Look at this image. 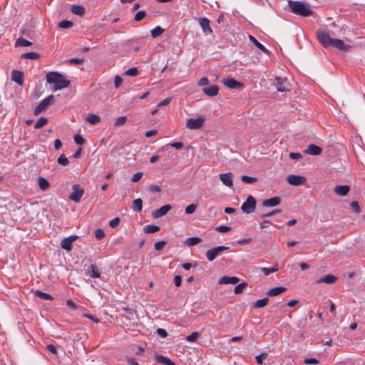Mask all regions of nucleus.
Masks as SVG:
<instances>
[{
    "label": "nucleus",
    "instance_id": "nucleus-1",
    "mask_svg": "<svg viewBox=\"0 0 365 365\" xmlns=\"http://www.w3.org/2000/svg\"><path fill=\"white\" fill-rule=\"evenodd\" d=\"M317 38L319 42L325 48L332 46L341 51H347L350 48V46L345 44L342 40L331 38L324 31L317 32Z\"/></svg>",
    "mask_w": 365,
    "mask_h": 365
},
{
    "label": "nucleus",
    "instance_id": "nucleus-2",
    "mask_svg": "<svg viewBox=\"0 0 365 365\" xmlns=\"http://www.w3.org/2000/svg\"><path fill=\"white\" fill-rule=\"evenodd\" d=\"M46 81L48 83H53L54 91L61 90L67 88L70 85V81L67 80L64 76L56 72L51 71L46 74Z\"/></svg>",
    "mask_w": 365,
    "mask_h": 365
},
{
    "label": "nucleus",
    "instance_id": "nucleus-3",
    "mask_svg": "<svg viewBox=\"0 0 365 365\" xmlns=\"http://www.w3.org/2000/svg\"><path fill=\"white\" fill-rule=\"evenodd\" d=\"M289 6L292 11L301 16H309L312 14V11L307 3L298 1H289Z\"/></svg>",
    "mask_w": 365,
    "mask_h": 365
},
{
    "label": "nucleus",
    "instance_id": "nucleus-4",
    "mask_svg": "<svg viewBox=\"0 0 365 365\" xmlns=\"http://www.w3.org/2000/svg\"><path fill=\"white\" fill-rule=\"evenodd\" d=\"M54 101L55 97L53 95H50L48 97L43 99L34 109V115H38L41 112L46 110L51 104L54 103Z\"/></svg>",
    "mask_w": 365,
    "mask_h": 365
},
{
    "label": "nucleus",
    "instance_id": "nucleus-5",
    "mask_svg": "<svg viewBox=\"0 0 365 365\" xmlns=\"http://www.w3.org/2000/svg\"><path fill=\"white\" fill-rule=\"evenodd\" d=\"M256 208V200L252 196L249 195L247 200L242 203L241 210L244 213L250 214L255 212Z\"/></svg>",
    "mask_w": 365,
    "mask_h": 365
},
{
    "label": "nucleus",
    "instance_id": "nucleus-6",
    "mask_svg": "<svg viewBox=\"0 0 365 365\" xmlns=\"http://www.w3.org/2000/svg\"><path fill=\"white\" fill-rule=\"evenodd\" d=\"M84 193L79 185L76 184L72 186V192L70 194L69 198L75 202H79Z\"/></svg>",
    "mask_w": 365,
    "mask_h": 365
},
{
    "label": "nucleus",
    "instance_id": "nucleus-7",
    "mask_svg": "<svg viewBox=\"0 0 365 365\" xmlns=\"http://www.w3.org/2000/svg\"><path fill=\"white\" fill-rule=\"evenodd\" d=\"M205 119L202 117L197 118H189L186 122V127L191 130L200 129L203 126Z\"/></svg>",
    "mask_w": 365,
    "mask_h": 365
},
{
    "label": "nucleus",
    "instance_id": "nucleus-8",
    "mask_svg": "<svg viewBox=\"0 0 365 365\" xmlns=\"http://www.w3.org/2000/svg\"><path fill=\"white\" fill-rule=\"evenodd\" d=\"M287 182L291 185L299 186L307 181V178L302 175H290L287 178Z\"/></svg>",
    "mask_w": 365,
    "mask_h": 365
},
{
    "label": "nucleus",
    "instance_id": "nucleus-9",
    "mask_svg": "<svg viewBox=\"0 0 365 365\" xmlns=\"http://www.w3.org/2000/svg\"><path fill=\"white\" fill-rule=\"evenodd\" d=\"M276 88L279 92H286L289 90V83L285 78L276 77Z\"/></svg>",
    "mask_w": 365,
    "mask_h": 365
},
{
    "label": "nucleus",
    "instance_id": "nucleus-10",
    "mask_svg": "<svg viewBox=\"0 0 365 365\" xmlns=\"http://www.w3.org/2000/svg\"><path fill=\"white\" fill-rule=\"evenodd\" d=\"M78 238L77 235H71L68 237L63 238L61 242V247L66 251L72 250V243Z\"/></svg>",
    "mask_w": 365,
    "mask_h": 365
},
{
    "label": "nucleus",
    "instance_id": "nucleus-11",
    "mask_svg": "<svg viewBox=\"0 0 365 365\" xmlns=\"http://www.w3.org/2000/svg\"><path fill=\"white\" fill-rule=\"evenodd\" d=\"M171 209L172 206L170 205H165L160 207L159 209L154 210L152 212V216L153 218L155 219L160 218L165 215Z\"/></svg>",
    "mask_w": 365,
    "mask_h": 365
},
{
    "label": "nucleus",
    "instance_id": "nucleus-12",
    "mask_svg": "<svg viewBox=\"0 0 365 365\" xmlns=\"http://www.w3.org/2000/svg\"><path fill=\"white\" fill-rule=\"evenodd\" d=\"M223 83L227 87L232 88V89H240L242 88L244 85L242 83L235 80V78H226L223 80Z\"/></svg>",
    "mask_w": 365,
    "mask_h": 365
},
{
    "label": "nucleus",
    "instance_id": "nucleus-13",
    "mask_svg": "<svg viewBox=\"0 0 365 365\" xmlns=\"http://www.w3.org/2000/svg\"><path fill=\"white\" fill-rule=\"evenodd\" d=\"M232 177L233 175L232 173H222L220 174L219 178L221 180V182L225 185V186L228 187H232L233 185V181H232Z\"/></svg>",
    "mask_w": 365,
    "mask_h": 365
},
{
    "label": "nucleus",
    "instance_id": "nucleus-14",
    "mask_svg": "<svg viewBox=\"0 0 365 365\" xmlns=\"http://www.w3.org/2000/svg\"><path fill=\"white\" fill-rule=\"evenodd\" d=\"M199 24L205 34H212V29L210 26V21L205 17H201L198 20Z\"/></svg>",
    "mask_w": 365,
    "mask_h": 365
},
{
    "label": "nucleus",
    "instance_id": "nucleus-15",
    "mask_svg": "<svg viewBox=\"0 0 365 365\" xmlns=\"http://www.w3.org/2000/svg\"><path fill=\"white\" fill-rule=\"evenodd\" d=\"M11 80L18 85L22 86L24 83V73L18 70H13L11 72Z\"/></svg>",
    "mask_w": 365,
    "mask_h": 365
},
{
    "label": "nucleus",
    "instance_id": "nucleus-16",
    "mask_svg": "<svg viewBox=\"0 0 365 365\" xmlns=\"http://www.w3.org/2000/svg\"><path fill=\"white\" fill-rule=\"evenodd\" d=\"M240 281V279L237 277H229V276H223L220 278L219 284H236Z\"/></svg>",
    "mask_w": 365,
    "mask_h": 365
},
{
    "label": "nucleus",
    "instance_id": "nucleus-17",
    "mask_svg": "<svg viewBox=\"0 0 365 365\" xmlns=\"http://www.w3.org/2000/svg\"><path fill=\"white\" fill-rule=\"evenodd\" d=\"M322 152V149L316 145L309 144L305 150V153L312 155H320Z\"/></svg>",
    "mask_w": 365,
    "mask_h": 365
},
{
    "label": "nucleus",
    "instance_id": "nucleus-18",
    "mask_svg": "<svg viewBox=\"0 0 365 365\" xmlns=\"http://www.w3.org/2000/svg\"><path fill=\"white\" fill-rule=\"evenodd\" d=\"M221 252L219 251L218 247H214L209 250H207L205 253L206 257L210 262H212L215 259H216L220 255Z\"/></svg>",
    "mask_w": 365,
    "mask_h": 365
},
{
    "label": "nucleus",
    "instance_id": "nucleus-19",
    "mask_svg": "<svg viewBox=\"0 0 365 365\" xmlns=\"http://www.w3.org/2000/svg\"><path fill=\"white\" fill-rule=\"evenodd\" d=\"M350 190V187L349 185H338L336 186L334 189V192L335 194L339 196H346Z\"/></svg>",
    "mask_w": 365,
    "mask_h": 365
},
{
    "label": "nucleus",
    "instance_id": "nucleus-20",
    "mask_svg": "<svg viewBox=\"0 0 365 365\" xmlns=\"http://www.w3.org/2000/svg\"><path fill=\"white\" fill-rule=\"evenodd\" d=\"M281 202V198L279 197H274L262 202V206L264 207H275L279 205Z\"/></svg>",
    "mask_w": 365,
    "mask_h": 365
},
{
    "label": "nucleus",
    "instance_id": "nucleus-21",
    "mask_svg": "<svg viewBox=\"0 0 365 365\" xmlns=\"http://www.w3.org/2000/svg\"><path fill=\"white\" fill-rule=\"evenodd\" d=\"M204 93L207 96L213 97L218 94L219 88L217 85H212L202 89Z\"/></svg>",
    "mask_w": 365,
    "mask_h": 365
},
{
    "label": "nucleus",
    "instance_id": "nucleus-22",
    "mask_svg": "<svg viewBox=\"0 0 365 365\" xmlns=\"http://www.w3.org/2000/svg\"><path fill=\"white\" fill-rule=\"evenodd\" d=\"M337 279V277L334 274H327L317 280V283H326L327 284H334Z\"/></svg>",
    "mask_w": 365,
    "mask_h": 365
},
{
    "label": "nucleus",
    "instance_id": "nucleus-23",
    "mask_svg": "<svg viewBox=\"0 0 365 365\" xmlns=\"http://www.w3.org/2000/svg\"><path fill=\"white\" fill-rule=\"evenodd\" d=\"M155 359L157 362L164 365H175V362H173L169 358L160 354H156L155 356Z\"/></svg>",
    "mask_w": 365,
    "mask_h": 365
},
{
    "label": "nucleus",
    "instance_id": "nucleus-24",
    "mask_svg": "<svg viewBox=\"0 0 365 365\" xmlns=\"http://www.w3.org/2000/svg\"><path fill=\"white\" fill-rule=\"evenodd\" d=\"M71 11L73 14L78 16H83L86 13V9L81 5L74 4L71 6Z\"/></svg>",
    "mask_w": 365,
    "mask_h": 365
},
{
    "label": "nucleus",
    "instance_id": "nucleus-25",
    "mask_svg": "<svg viewBox=\"0 0 365 365\" xmlns=\"http://www.w3.org/2000/svg\"><path fill=\"white\" fill-rule=\"evenodd\" d=\"M249 38L250 41L260 51H262L263 53L267 54L269 53V51L261 43H259L254 36L252 35L249 36Z\"/></svg>",
    "mask_w": 365,
    "mask_h": 365
},
{
    "label": "nucleus",
    "instance_id": "nucleus-26",
    "mask_svg": "<svg viewBox=\"0 0 365 365\" xmlns=\"http://www.w3.org/2000/svg\"><path fill=\"white\" fill-rule=\"evenodd\" d=\"M286 288L284 287H276L269 289L267 295L269 297L277 296L286 291Z\"/></svg>",
    "mask_w": 365,
    "mask_h": 365
},
{
    "label": "nucleus",
    "instance_id": "nucleus-27",
    "mask_svg": "<svg viewBox=\"0 0 365 365\" xmlns=\"http://www.w3.org/2000/svg\"><path fill=\"white\" fill-rule=\"evenodd\" d=\"M89 276L92 278H98L101 276L98 268L95 264H91L89 266L88 270Z\"/></svg>",
    "mask_w": 365,
    "mask_h": 365
},
{
    "label": "nucleus",
    "instance_id": "nucleus-28",
    "mask_svg": "<svg viewBox=\"0 0 365 365\" xmlns=\"http://www.w3.org/2000/svg\"><path fill=\"white\" fill-rule=\"evenodd\" d=\"M34 294L36 297H38V298H40L43 300L51 301L53 299V297L51 295H50L49 294L43 292L38 289L35 291Z\"/></svg>",
    "mask_w": 365,
    "mask_h": 365
},
{
    "label": "nucleus",
    "instance_id": "nucleus-29",
    "mask_svg": "<svg viewBox=\"0 0 365 365\" xmlns=\"http://www.w3.org/2000/svg\"><path fill=\"white\" fill-rule=\"evenodd\" d=\"M38 184L40 189L43 191L48 190L50 186L49 182L43 177H39L38 180Z\"/></svg>",
    "mask_w": 365,
    "mask_h": 365
},
{
    "label": "nucleus",
    "instance_id": "nucleus-30",
    "mask_svg": "<svg viewBox=\"0 0 365 365\" xmlns=\"http://www.w3.org/2000/svg\"><path fill=\"white\" fill-rule=\"evenodd\" d=\"M132 209L135 212H140L143 209V200L140 198L135 199L132 205Z\"/></svg>",
    "mask_w": 365,
    "mask_h": 365
},
{
    "label": "nucleus",
    "instance_id": "nucleus-31",
    "mask_svg": "<svg viewBox=\"0 0 365 365\" xmlns=\"http://www.w3.org/2000/svg\"><path fill=\"white\" fill-rule=\"evenodd\" d=\"M202 241L201 238L198 237H191L186 240L185 244L189 247H192L200 243Z\"/></svg>",
    "mask_w": 365,
    "mask_h": 365
},
{
    "label": "nucleus",
    "instance_id": "nucleus-32",
    "mask_svg": "<svg viewBox=\"0 0 365 365\" xmlns=\"http://www.w3.org/2000/svg\"><path fill=\"white\" fill-rule=\"evenodd\" d=\"M86 120L91 125H96L101 121L100 117L96 114H89Z\"/></svg>",
    "mask_w": 365,
    "mask_h": 365
},
{
    "label": "nucleus",
    "instance_id": "nucleus-33",
    "mask_svg": "<svg viewBox=\"0 0 365 365\" xmlns=\"http://www.w3.org/2000/svg\"><path fill=\"white\" fill-rule=\"evenodd\" d=\"M143 230L145 233H154L160 230V227L154 225H148L144 227Z\"/></svg>",
    "mask_w": 365,
    "mask_h": 365
},
{
    "label": "nucleus",
    "instance_id": "nucleus-34",
    "mask_svg": "<svg viewBox=\"0 0 365 365\" xmlns=\"http://www.w3.org/2000/svg\"><path fill=\"white\" fill-rule=\"evenodd\" d=\"M268 302H269V298L264 297L263 299L257 300L254 303L253 307L254 308H262V307H265Z\"/></svg>",
    "mask_w": 365,
    "mask_h": 365
},
{
    "label": "nucleus",
    "instance_id": "nucleus-35",
    "mask_svg": "<svg viewBox=\"0 0 365 365\" xmlns=\"http://www.w3.org/2000/svg\"><path fill=\"white\" fill-rule=\"evenodd\" d=\"M22 58L26 59H38L40 58V55L38 53L36 52H28L24 53L21 56Z\"/></svg>",
    "mask_w": 365,
    "mask_h": 365
},
{
    "label": "nucleus",
    "instance_id": "nucleus-36",
    "mask_svg": "<svg viewBox=\"0 0 365 365\" xmlns=\"http://www.w3.org/2000/svg\"><path fill=\"white\" fill-rule=\"evenodd\" d=\"M164 32V29L160 26H156L153 29L151 30L150 34L151 36L154 38L160 36Z\"/></svg>",
    "mask_w": 365,
    "mask_h": 365
},
{
    "label": "nucleus",
    "instance_id": "nucleus-37",
    "mask_svg": "<svg viewBox=\"0 0 365 365\" xmlns=\"http://www.w3.org/2000/svg\"><path fill=\"white\" fill-rule=\"evenodd\" d=\"M32 45V43L27 41L26 39L20 37L16 41V46H30Z\"/></svg>",
    "mask_w": 365,
    "mask_h": 365
},
{
    "label": "nucleus",
    "instance_id": "nucleus-38",
    "mask_svg": "<svg viewBox=\"0 0 365 365\" xmlns=\"http://www.w3.org/2000/svg\"><path fill=\"white\" fill-rule=\"evenodd\" d=\"M48 123V119L44 117H41L35 123L34 128L38 129L44 126Z\"/></svg>",
    "mask_w": 365,
    "mask_h": 365
},
{
    "label": "nucleus",
    "instance_id": "nucleus-39",
    "mask_svg": "<svg viewBox=\"0 0 365 365\" xmlns=\"http://www.w3.org/2000/svg\"><path fill=\"white\" fill-rule=\"evenodd\" d=\"M241 180L245 183L253 184L257 182V179L247 175H242L241 177Z\"/></svg>",
    "mask_w": 365,
    "mask_h": 365
},
{
    "label": "nucleus",
    "instance_id": "nucleus-40",
    "mask_svg": "<svg viewBox=\"0 0 365 365\" xmlns=\"http://www.w3.org/2000/svg\"><path fill=\"white\" fill-rule=\"evenodd\" d=\"M58 26L61 29H69L73 26V22L68 20H63L60 21Z\"/></svg>",
    "mask_w": 365,
    "mask_h": 365
},
{
    "label": "nucleus",
    "instance_id": "nucleus-41",
    "mask_svg": "<svg viewBox=\"0 0 365 365\" xmlns=\"http://www.w3.org/2000/svg\"><path fill=\"white\" fill-rule=\"evenodd\" d=\"M247 286V282H242L240 284H238L235 287V290H234L235 294H240Z\"/></svg>",
    "mask_w": 365,
    "mask_h": 365
},
{
    "label": "nucleus",
    "instance_id": "nucleus-42",
    "mask_svg": "<svg viewBox=\"0 0 365 365\" xmlns=\"http://www.w3.org/2000/svg\"><path fill=\"white\" fill-rule=\"evenodd\" d=\"M57 162H58V164H60L61 165H63V166H66L69 163L68 159L63 154L60 155L58 158Z\"/></svg>",
    "mask_w": 365,
    "mask_h": 365
},
{
    "label": "nucleus",
    "instance_id": "nucleus-43",
    "mask_svg": "<svg viewBox=\"0 0 365 365\" xmlns=\"http://www.w3.org/2000/svg\"><path fill=\"white\" fill-rule=\"evenodd\" d=\"M126 76H136L138 75V70L136 67H133L125 71Z\"/></svg>",
    "mask_w": 365,
    "mask_h": 365
},
{
    "label": "nucleus",
    "instance_id": "nucleus-44",
    "mask_svg": "<svg viewBox=\"0 0 365 365\" xmlns=\"http://www.w3.org/2000/svg\"><path fill=\"white\" fill-rule=\"evenodd\" d=\"M200 334L197 331L192 332L186 336V340L189 342H194L199 336Z\"/></svg>",
    "mask_w": 365,
    "mask_h": 365
},
{
    "label": "nucleus",
    "instance_id": "nucleus-45",
    "mask_svg": "<svg viewBox=\"0 0 365 365\" xmlns=\"http://www.w3.org/2000/svg\"><path fill=\"white\" fill-rule=\"evenodd\" d=\"M146 16V12L145 11H138L134 17V20L136 21H141Z\"/></svg>",
    "mask_w": 365,
    "mask_h": 365
},
{
    "label": "nucleus",
    "instance_id": "nucleus-46",
    "mask_svg": "<svg viewBox=\"0 0 365 365\" xmlns=\"http://www.w3.org/2000/svg\"><path fill=\"white\" fill-rule=\"evenodd\" d=\"M127 120V117L126 116H120V117H118L116 119H115V126H120L123 124L125 123Z\"/></svg>",
    "mask_w": 365,
    "mask_h": 365
},
{
    "label": "nucleus",
    "instance_id": "nucleus-47",
    "mask_svg": "<svg viewBox=\"0 0 365 365\" xmlns=\"http://www.w3.org/2000/svg\"><path fill=\"white\" fill-rule=\"evenodd\" d=\"M196 209H197V205L190 204L186 207L185 213L188 214V215L192 214L195 212Z\"/></svg>",
    "mask_w": 365,
    "mask_h": 365
},
{
    "label": "nucleus",
    "instance_id": "nucleus-48",
    "mask_svg": "<svg viewBox=\"0 0 365 365\" xmlns=\"http://www.w3.org/2000/svg\"><path fill=\"white\" fill-rule=\"evenodd\" d=\"M268 354L267 353H262L256 356V361L258 364L262 365L263 361L267 359Z\"/></svg>",
    "mask_w": 365,
    "mask_h": 365
},
{
    "label": "nucleus",
    "instance_id": "nucleus-49",
    "mask_svg": "<svg viewBox=\"0 0 365 365\" xmlns=\"http://www.w3.org/2000/svg\"><path fill=\"white\" fill-rule=\"evenodd\" d=\"M73 139H74L75 143L77 145H81L85 143V139L81 135H78V134L75 135L73 136Z\"/></svg>",
    "mask_w": 365,
    "mask_h": 365
},
{
    "label": "nucleus",
    "instance_id": "nucleus-50",
    "mask_svg": "<svg viewBox=\"0 0 365 365\" xmlns=\"http://www.w3.org/2000/svg\"><path fill=\"white\" fill-rule=\"evenodd\" d=\"M105 235V232L102 229H97L95 231V237L98 240H102Z\"/></svg>",
    "mask_w": 365,
    "mask_h": 365
},
{
    "label": "nucleus",
    "instance_id": "nucleus-51",
    "mask_svg": "<svg viewBox=\"0 0 365 365\" xmlns=\"http://www.w3.org/2000/svg\"><path fill=\"white\" fill-rule=\"evenodd\" d=\"M281 210L279 209H276V210H272V212H267V213H265V214H263L261 215V218H265V217H272L276 214H278L279 212H281Z\"/></svg>",
    "mask_w": 365,
    "mask_h": 365
},
{
    "label": "nucleus",
    "instance_id": "nucleus-52",
    "mask_svg": "<svg viewBox=\"0 0 365 365\" xmlns=\"http://www.w3.org/2000/svg\"><path fill=\"white\" fill-rule=\"evenodd\" d=\"M166 242L165 241H159V242H157L155 243L154 245V247L156 250L158 251H160L163 249L164 246L166 245Z\"/></svg>",
    "mask_w": 365,
    "mask_h": 365
},
{
    "label": "nucleus",
    "instance_id": "nucleus-53",
    "mask_svg": "<svg viewBox=\"0 0 365 365\" xmlns=\"http://www.w3.org/2000/svg\"><path fill=\"white\" fill-rule=\"evenodd\" d=\"M351 207L355 213H359L361 211L360 206L356 201L351 202Z\"/></svg>",
    "mask_w": 365,
    "mask_h": 365
},
{
    "label": "nucleus",
    "instance_id": "nucleus-54",
    "mask_svg": "<svg viewBox=\"0 0 365 365\" xmlns=\"http://www.w3.org/2000/svg\"><path fill=\"white\" fill-rule=\"evenodd\" d=\"M215 230L220 232H227L231 230V227L227 225H220Z\"/></svg>",
    "mask_w": 365,
    "mask_h": 365
},
{
    "label": "nucleus",
    "instance_id": "nucleus-55",
    "mask_svg": "<svg viewBox=\"0 0 365 365\" xmlns=\"http://www.w3.org/2000/svg\"><path fill=\"white\" fill-rule=\"evenodd\" d=\"M120 221L119 217H115L109 222V226L112 228H115L119 225Z\"/></svg>",
    "mask_w": 365,
    "mask_h": 365
},
{
    "label": "nucleus",
    "instance_id": "nucleus-56",
    "mask_svg": "<svg viewBox=\"0 0 365 365\" xmlns=\"http://www.w3.org/2000/svg\"><path fill=\"white\" fill-rule=\"evenodd\" d=\"M83 58H73L68 60V63L70 64H75V65H80L83 63Z\"/></svg>",
    "mask_w": 365,
    "mask_h": 365
},
{
    "label": "nucleus",
    "instance_id": "nucleus-57",
    "mask_svg": "<svg viewBox=\"0 0 365 365\" xmlns=\"http://www.w3.org/2000/svg\"><path fill=\"white\" fill-rule=\"evenodd\" d=\"M83 316V317L89 319L96 324L100 322L99 319L96 316H94L91 314H84Z\"/></svg>",
    "mask_w": 365,
    "mask_h": 365
},
{
    "label": "nucleus",
    "instance_id": "nucleus-58",
    "mask_svg": "<svg viewBox=\"0 0 365 365\" xmlns=\"http://www.w3.org/2000/svg\"><path fill=\"white\" fill-rule=\"evenodd\" d=\"M143 173L142 172H138L135 174L133 175L132 177L131 180L134 182H136L140 180V178L143 177Z\"/></svg>",
    "mask_w": 365,
    "mask_h": 365
},
{
    "label": "nucleus",
    "instance_id": "nucleus-59",
    "mask_svg": "<svg viewBox=\"0 0 365 365\" xmlns=\"http://www.w3.org/2000/svg\"><path fill=\"white\" fill-rule=\"evenodd\" d=\"M304 362L306 364H317L319 363V361L314 358H306Z\"/></svg>",
    "mask_w": 365,
    "mask_h": 365
},
{
    "label": "nucleus",
    "instance_id": "nucleus-60",
    "mask_svg": "<svg viewBox=\"0 0 365 365\" xmlns=\"http://www.w3.org/2000/svg\"><path fill=\"white\" fill-rule=\"evenodd\" d=\"M46 348L53 354H54V355H57L58 354L57 349H56V347L54 345H53V344H48Z\"/></svg>",
    "mask_w": 365,
    "mask_h": 365
},
{
    "label": "nucleus",
    "instance_id": "nucleus-61",
    "mask_svg": "<svg viewBox=\"0 0 365 365\" xmlns=\"http://www.w3.org/2000/svg\"><path fill=\"white\" fill-rule=\"evenodd\" d=\"M157 334L163 337V338H165L168 336V332L165 329H162V328H158L156 331Z\"/></svg>",
    "mask_w": 365,
    "mask_h": 365
},
{
    "label": "nucleus",
    "instance_id": "nucleus-62",
    "mask_svg": "<svg viewBox=\"0 0 365 365\" xmlns=\"http://www.w3.org/2000/svg\"><path fill=\"white\" fill-rule=\"evenodd\" d=\"M208 84H209V80L207 77H202L198 81V85L200 86H207Z\"/></svg>",
    "mask_w": 365,
    "mask_h": 365
},
{
    "label": "nucleus",
    "instance_id": "nucleus-63",
    "mask_svg": "<svg viewBox=\"0 0 365 365\" xmlns=\"http://www.w3.org/2000/svg\"><path fill=\"white\" fill-rule=\"evenodd\" d=\"M174 284L176 287H180L182 284V277L180 275H175L174 277Z\"/></svg>",
    "mask_w": 365,
    "mask_h": 365
},
{
    "label": "nucleus",
    "instance_id": "nucleus-64",
    "mask_svg": "<svg viewBox=\"0 0 365 365\" xmlns=\"http://www.w3.org/2000/svg\"><path fill=\"white\" fill-rule=\"evenodd\" d=\"M123 82V79L120 76H115V88H119Z\"/></svg>",
    "mask_w": 365,
    "mask_h": 365
}]
</instances>
